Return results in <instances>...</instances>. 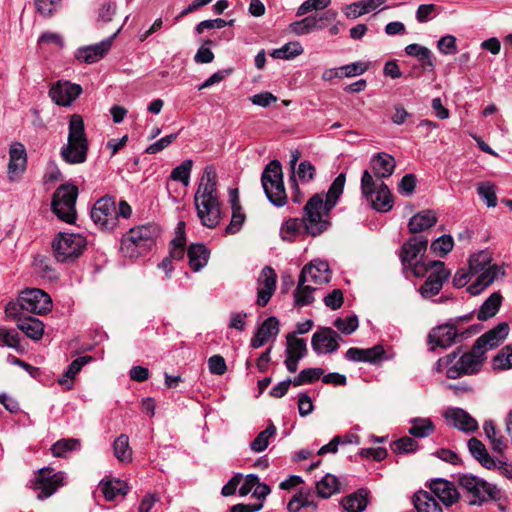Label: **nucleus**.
<instances>
[{"instance_id": "nucleus-52", "label": "nucleus", "mask_w": 512, "mask_h": 512, "mask_svg": "<svg viewBox=\"0 0 512 512\" xmlns=\"http://www.w3.org/2000/svg\"><path fill=\"white\" fill-rule=\"evenodd\" d=\"M492 366L494 370H507L512 368V346L503 347L493 358Z\"/></svg>"}, {"instance_id": "nucleus-10", "label": "nucleus", "mask_w": 512, "mask_h": 512, "mask_svg": "<svg viewBox=\"0 0 512 512\" xmlns=\"http://www.w3.org/2000/svg\"><path fill=\"white\" fill-rule=\"evenodd\" d=\"M78 189L72 184L59 186L52 198L51 207L55 215L62 221L72 224L76 220L75 204Z\"/></svg>"}, {"instance_id": "nucleus-2", "label": "nucleus", "mask_w": 512, "mask_h": 512, "mask_svg": "<svg viewBox=\"0 0 512 512\" xmlns=\"http://www.w3.org/2000/svg\"><path fill=\"white\" fill-rule=\"evenodd\" d=\"M216 185L215 169L212 166L205 167L194 196V203L197 216L201 223L208 228L216 227L220 221V202Z\"/></svg>"}, {"instance_id": "nucleus-44", "label": "nucleus", "mask_w": 512, "mask_h": 512, "mask_svg": "<svg viewBox=\"0 0 512 512\" xmlns=\"http://www.w3.org/2000/svg\"><path fill=\"white\" fill-rule=\"evenodd\" d=\"M477 194L487 207L492 208L497 205L496 186L492 182H479Z\"/></svg>"}, {"instance_id": "nucleus-54", "label": "nucleus", "mask_w": 512, "mask_h": 512, "mask_svg": "<svg viewBox=\"0 0 512 512\" xmlns=\"http://www.w3.org/2000/svg\"><path fill=\"white\" fill-rule=\"evenodd\" d=\"M302 53L303 47L299 42H290L283 45L281 48L274 50L271 55L279 59H292Z\"/></svg>"}, {"instance_id": "nucleus-3", "label": "nucleus", "mask_w": 512, "mask_h": 512, "mask_svg": "<svg viewBox=\"0 0 512 512\" xmlns=\"http://www.w3.org/2000/svg\"><path fill=\"white\" fill-rule=\"evenodd\" d=\"M485 360L486 356L483 350H476V345L474 344L471 351L462 354L460 357H458V353L454 351L438 359L435 369L437 372H443L445 370L448 378L457 379L463 375L478 373Z\"/></svg>"}, {"instance_id": "nucleus-49", "label": "nucleus", "mask_w": 512, "mask_h": 512, "mask_svg": "<svg viewBox=\"0 0 512 512\" xmlns=\"http://www.w3.org/2000/svg\"><path fill=\"white\" fill-rule=\"evenodd\" d=\"M276 431V427L273 424L268 425V427L261 431L251 442V449L258 453L264 451L268 447L269 439L275 436Z\"/></svg>"}, {"instance_id": "nucleus-19", "label": "nucleus", "mask_w": 512, "mask_h": 512, "mask_svg": "<svg viewBox=\"0 0 512 512\" xmlns=\"http://www.w3.org/2000/svg\"><path fill=\"white\" fill-rule=\"evenodd\" d=\"M430 493L446 507H451L460 499V493L455 484L443 478L431 480L429 484Z\"/></svg>"}, {"instance_id": "nucleus-5", "label": "nucleus", "mask_w": 512, "mask_h": 512, "mask_svg": "<svg viewBox=\"0 0 512 512\" xmlns=\"http://www.w3.org/2000/svg\"><path fill=\"white\" fill-rule=\"evenodd\" d=\"M88 147L83 118L74 114L70 117L68 141L61 148V157L69 164H81L86 161Z\"/></svg>"}, {"instance_id": "nucleus-26", "label": "nucleus", "mask_w": 512, "mask_h": 512, "mask_svg": "<svg viewBox=\"0 0 512 512\" xmlns=\"http://www.w3.org/2000/svg\"><path fill=\"white\" fill-rule=\"evenodd\" d=\"M385 350L382 345L362 349L351 347L345 353V358L352 362H366L375 364L384 359Z\"/></svg>"}, {"instance_id": "nucleus-23", "label": "nucleus", "mask_w": 512, "mask_h": 512, "mask_svg": "<svg viewBox=\"0 0 512 512\" xmlns=\"http://www.w3.org/2000/svg\"><path fill=\"white\" fill-rule=\"evenodd\" d=\"M508 332V324L505 322L499 323L475 341L476 350H483V353L486 354L488 350L498 347L505 340Z\"/></svg>"}, {"instance_id": "nucleus-34", "label": "nucleus", "mask_w": 512, "mask_h": 512, "mask_svg": "<svg viewBox=\"0 0 512 512\" xmlns=\"http://www.w3.org/2000/svg\"><path fill=\"white\" fill-rule=\"evenodd\" d=\"M187 255L190 268L194 272H199L207 265L210 252L204 244H192L188 248Z\"/></svg>"}, {"instance_id": "nucleus-63", "label": "nucleus", "mask_w": 512, "mask_h": 512, "mask_svg": "<svg viewBox=\"0 0 512 512\" xmlns=\"http://www.w3.org/2000/svg\"><path fill=\"white\" fill-rule=\"evenodd\" d=\"M436 5L434 4H421L418 6L416 11V20L419 23H425L433 19L436 14Z\"/></svg>"}, {"instance_id": "nucleus-53", "label": "nucleus", "mask_w": 512, "mask_h": 512, "mask_svg": "<svg viewBox=\"0 0 512 512\" xmlns=\"http://www.w3.org/2000/svg\"><path fill=\"white\" fill-rule=\"evenodd\" d=\"M0 346L21 351L20 334L15 329L0 328Z\"/></svg>"}, {"instance_id": "nucleus-27", "label": "nucleus", "mask_w": 512, "mask_h": 512, "mask_svg": "<svg viewBox=\"0 0 512 512\" xmlns=\"http://www.w3.org/2000/svg\"><path fill=\"white\" fill-rule=\"evenodd\" d=\"M448 423L464 432H474L478 428L477 421L461 408H449L444 413Z\"/></svg>"}, {"instance_id": "nucleus-7", "label": "nucleus", "mask_w": 512, "mask_h": 512, "mask_svg": "<svg viewBox=\"0 0 512 512\" xmlns=\"http://www.w3.org/2000/svg\"><path fill=\"white\" fill-rule=\"evenodd\" d=\"M261 184L271 204L282 207L287 203L282 166L278 160H272L265 166L261 176Z\"/></svg>"}, {"instance_id": "nucleus-29", "label": "nucleus", "mask_w": 512, "mask_h": 512, "mask_svg": "<svg viewBox=\"0 0 512 512\" xmlns=\"http://www.w3.org/2000/svg\"><path fill=\"white\" fill-rule=\"evenodd\" d=\"M458 336H460V334L455 326L444 324L432 329L428 337L430 343L442 348H447L456 342Z\"/></svg>"}, {"instance_id": "nucleus-48", "label": "nucleus", "mask_w": 512, "mask_h": 512, "mask_svg": "<svg viewBox=\"0 0 512 512\" xmlns=\"http://www.w3.org/2000/svg\"><path fill=\"white\" fill-rule=\"evenodd\" d=\"M342 505L348 512H362L367 505L366 495L362 492L349 495L343 500Z\"/></svg>"}, {"instance_id": "nucleus-42", "label": "nucleus", "mask_w": 512, "mask_h": 512, "mask_svg": "<svg viewBox=\"0 0 512 512\" xmlns=\"http://www.w3.org/2000/svg\"><path fill=\"white\" fill-rule=\"evenodd\" d=\"M483 430L486 437L490 440L494 451L502 452L506 448L505 439L501 432L497 430L496 425L492 420L484 422Z\"/></svg>"}, {"instance_id": "nucleus-46", "label": "nucleus", "mask_w": 512, "mask_h": 512, "mask_svg": "<svg viewBox=\"0 0 512 512\" xmlns=\"http://www.w3.org/2000/svg\"><path fill=\"white\" fill-rule=\"evenodd\" d=\"M491 254L488 251H480L469 258V269L472 274H477L492 266Z\"/></svg>"}, {"instance_id": "nucleus-17", "label": "nucleus", "mask_w": 512, "mask_h": 512, "mask_svg": "<svg viewBox=\"0 0 512 512\" xmlns=\"http://www.w3.org/2000/svg\"><path fill=\"white\" fill-rule=\"evenodd\" d=\"M337 13L332 10L325 11L319 15H310L289 25V29L295 35H306L314 30H322L326 22L336 18Z\"/></svg>"}, {"instance_id": "nucleus-22", "label": "nucleus", "mask_w": 512, "mask_h": 512, "mask_svg": "<svg viewBox=\"0 0 512 512\" xmlns=\"http://www.w3.org/2000/svg\"><path fill=\"white\" fill-rule=\"evenodd\" d=\"M82 87L69 81H58L49 90V96L59 106H69L81 94Z\"/></svg>"}, {"instance_id": "nucleus-21", "label": "nucleus", "mask_w": 512, "mask_h": 512, "mask_svg": "<svg viewBox=\"0 0 512 512\" xmlns=\"http://www.w3.org/2000/svg\"><path fill=\"white\" fill-rule=\"evenodd\" d=\"M299 278L301 283L312 282L321 285L330 281L331 271L326 261L315 259L303 267Z\"/></svg>"}, {"instance_id": "nucleus-38", "label": "nucleus", "mask_w": 512, "mask_h": 512, "mask_svg": "<svg viewBox=\"0 0 512 512\" xmlns=\"http://www.w3.org/2000/svg\"><path fill=\"white\" fill-rule=\"evenodd\" d=\"M302 234H306L302 219L290 218L280 228V237L283 241L292 242Z\"/></svg>"}, {"instance_id": "nucleus-43", "label": "nucleus", "mask_w": 512, "mask_h": 512, "mask_svg": "<svg viewBox=\"0 0 512 512\" xmlns=\"http://www.w3.org/2000/svg\"><path fill=\"white\" fill-rule=\"evenodd\" d=\"M316 490L320 497L327 499L339 491L338 479L331 474H326L316 483Z\"/></svg>"}, {"instance_id": "nucleus-58", "label": "nucleus", "mask_w": 512, "mask_h": 512, "mask_svg": "<svg viewBox=\"0 0 512 512\" xmlns=\"http://www.w3.org/2000/svg\"><path fill=\"white\" fill-rule=\"evenodd\" d=\"M257 332L269 340L270 337L279 333V321L276 317H269L261 324Z\"/></svg>"}, {"instance_id": "nucleus-57", "label": "nucleus", "mask_w": 512, "mask_h": 512, "mask_svg": "<svg viewBox=\"0 0 512 512\" xmlns=\"http://www.w3.org/2000/svg\"><path fill=\"white\" fill-rule=\"evenodd\" d=\"M333 325L343 334H352L359 325L358 318L356 315H351L346 318H337Z\"/></svg>"}, {"instance_id": "nucleus-9", "label": "nucleus", "mask_w": 512, "mask_h": 512, "mask_svg": "<svg viewBox=\"0 0 512 512\" xmlns=\"http://www.w3.org/2000/svg\"><path fill=\"white\" fill-rule=\"evenodd\" d=\"M361 192L367 200L371 201L375 210L388 212L393 208V195L388 186L383 182L376 185L368 170H365L361 177Z\"/></svg>"}, {"instance_id": "nucleus-8", "label": "nucleus", "mask_w": 512, "mask_h": 512, "mask_svg": "<svg viewBox=\"0 0 512 512\" xmlns=\"http://www.w3.org/2000/svg\"><path fill=\"white\" fill-rule=\"evenodd\" d=\"M86 245V238L82 234L59 232L53 239L52 250L58 262H73L83 253Z\"/></svg>"}, {"instance_id": "nucleus-50", "label": "nucleus", "mask_w": 512, "mask_h": 512, "mask_svg": "<svg viewBox=\"0 0 512 512\" xmlns=\"http://www.w3.org/2000/svg\"><path fill=\"white\" fill-rule=\"evenodd\" d=\"M114 455L120 461H129L132 457V451L129 446V438L125 434H121L113 443Z\"/></svg>"}, {"instance_id": "nucleus-56", "label": "nucleus", "mask_w": 512, "mask_h": 512, "mask_svg": "<svg viewBox=\"0 0 512 512\" xmlns=\"http://www.w3.org/2000/svg\"><path fill=\"white\" fill-rule=\"evenodd\" d=\"M391 448L395 453L398 454L412 453L418 449V442L414 438L404 436L394 441L391 445Z\"/></svg>"}, {"instance_id": "nucleus-24", "label": "nucleus", "mask_w": 512, "mask_h": 512, "mask_svg": "<svg viewBox=\"0 0 512 512\" xmlns=\"http://www.w3.org/2000/svg\"><path fill=\"white\" fill-rule=\"evenodd\" d=\"M475 275L477 276L476 280L467 288V291L474 296L480 294L499 277H503L505 275V270L502 266L493 264Z\"/></svg>"}, {"instance_id": "nucleus-25", "label": "nucleus", "mask_w": 512, "mask_h": 512, "mask_svg": "<svg viewBox=\"0 0 512 512\" xmlns=\"http://www.w3.org/2000/svg\"><path fill=\"white\" fill-rule=\"evenodd\" d=\"M27 166V153L24 145L14 142L9 148L8 176L11 181L22 174Z\"/></svg>"}, {"instance_id": "nucleus-36", "label": "nucleus", "mask_w": 512, "mask_h": 512, "mask_svg": "<svg viewBox=\"0 0 512 512\" xmlns=\"http://www.w3.org/2000/svg\"><path fill=\"white\" fill-rule=\"evenodd\" d=\"M502 301V294L499 291L493 292L479 307L476 314L477 319L479 321H486L494 317L500 310Z\"/></svg>"}, {"instance_id": "nucleus-4", "label": "nucleus", "mask_w": 512, "mask_h": 512, "mask_svg": "<svg viewBox=\"0 0 512 512\" xmlns=\"http://www.w3.org/2000/svg\"><path fill=\"white\" fill-rule=\"evenodd\" d=\"M458 483L468 505L481 506L488 501H500L503 491L497 485L473 474L459 476Z\"/></svg>"}, {"instance_id": "nucleus-64", "label": "nucleus", "mask_w": 512, "mask_h": 512, "mask_svg": "<svg viewBox=\"0 0 512 512\" xmlns=\"http://www.w3.org/2000/svg\"><path fill=\"white\" fill-rule=\"evenodd\" d=\"M208 368L211 374L223 375L227 370V365L221 355H213L208 359Z\"/></svg>"}, {"instance_id": "nucleus-41", "label": "nucleus", "mask_w": 512, "mask_h": 512, "mask_svg": "<svg viewBox=\"0 0 512 512\" xmlns=\"http://www.w3.org/2000/svg\"><path fill=\"white\" fill-rule=\"evenodd\" d=\"M307 354V345L304 339L297 338L296 333H288L286 336V356L301 360Z\"/></svg>"}, {"instance_id": "nucleus-31", "label": "nucleus", "mask_w": 512, "mask_h": 512, "mask_svg": "<svg viewBox=\"0 0 512 512\" xmlns=\"http://www.w3.org/2000/svg\"><path fill=\"white\" fill-rule=\"evenodd\" d=\"M93 360L92 356H81L73 360L67 367L64 374L59 377L58 383L65 387L66 390H72L74 387L73 380L76 375L80 372L83 366L90 363Z\"/></svg>"}, {"instance_id": "nucleus-14", "label": "nucleus", "mask_w": 512, "mask_h": 512, "mask_svg": "<svg viewBox=\"0 0 512 512\" xmlns=\"http://www.w3.org/2000/svg\"><path fill=\"white\" fill-rule=\"evenodd\" d=\"M91 219L102 230H113L117 226V208L111 197L96 201L91 210Z\"/></svg>"}, {"instance_id": "nucleus-47", "label": "nucleus", "mask_w": 512, "mask_h": 512, "mask_svg": "<svg viewBox=\"0 0 512 512\" xmlns=\"http://www.w3.org/2000/svg\"><path fill=\"white\" fill-rule=\"evenodd\" d=\"M79 448L80 442L78 439L67 438L55 442L51 447V451L55 457H66L68 452L78 450Z\"/></svg>"}, {"instance_id": "nucleus-55", "label": "nucleus", "mask_w": 512, "mask_h": 512, "mask_svg": "<svg viewBox=\"0 0 512 512\" xmlns=\"http://www.w3.org/2000/svg\"><path fill=\"white\" fill-rule=\"evenodd\" d=\"M453 246V237L451 235H442L431 243L430 248L436 255L443 257L453 249Z\"/></svg>"}, {"instance_id": "nucleus-60", "label": "nucleus", "mask_w": 512, "mask_h": 512, "mask_svg": "<svg viewBox=\"0 0 512 512\" xmlns=\"http://www.w3.org/2000/svg\"><path fill=\"white\" fill-rule=\"evenodd\" d=\"M245 221V214L242 212V208H232V217L229 225L226 228L227 234L237 233Z\"/></svg>"}, {"instance_id": "nucleus-20", "label": "nucleus", "mask_w": 512, "mask_h": 512, "mask_svg": "<svg viewBox=\"0 0 512 512\" xmlns=\"http://www.w3.org/2000/svg\"><path fill=\"white\" fill-rule=\"evenodd\" d=\"M277 275L270 266H265L257 280V305L268 304L276 289Z\"/></svg>"}, {"instance_id": "nucleus-12", "label": "nucleus", "mask_w": 512, "mask_h": 512, "mask_svg": "<svg viewBox=\"0 0 512 512\" xmlns=\"http://www.w3.org/2000/svg\"><path fill=\"white\" fill-rule=\"evenodd\" d=\"M66 474L62 471L54 472L50 467H43L38 470L30 487L37 492V498L44 500L52 496L60 487L65 484Z\"/></svg>"}, {"instance_id": "nucleus-6", "label": "nucleus", "mask_w": 512, "mask_h": 512, "mask_svg": "<svg viewBox=\"0 0 512 512\" xmlns=\"http://www.w3.org/2000/svg\"><path fill=\"white\" fill-rule=\"evenodd\" d=\"M158 232V228L155 225H142L131 228L122 237L121 252L125 257L129 258H136L145 254L154 245Z\"/></svg>"}, {"instance_id": "nucleus-1", "label": "nucleus", "mask_w": 512, "mask_h": 512, "mask_svg": "<svg viewBox=\"0 0 512 512\" xmlns=\"http://www.w3.org/2000/svg\"><path fill=\"white\" fill-rule=\"evenodd\" d=\"M346 182V174L340 173L332 182L325 201L320 194L313 195L304 207L302 218L306 234L318 236L329 227L327 216L342 195Z\"/></svg>"}, {"instance_id": "nucleus-15", "label": "nucleus", "mask_w": 512, "mask_h": 512, "mask_svg": "<svg viewBox=\"0 0 512 512\" xmlns=\"http://www.w3.org/2000/svg\"><path fill=\"white\" fill-rule=\"evenodd\" d=\"M19 296L20 308L26 312L42 315L49 312L52 308L50 296L41 289H26Z\"/></svg>"}, {"instance_id": "nucleus-40", "label": "nucleus", "mask_w": 512, "mask_h": 512, "mask_svg": "<svg viewBox=\"0 0 512 512\" xmlns=\"http://www.w3.org/2000/svg\"><path fill=\"white\" fill-rule=\"evenodd\" d=\"M99 486L108 501H112L118 496L123 497L128 492V485L119 479L101 481Z\"/></svg>"}, {"instance_id": "nucleus-61", "label": "nucleus", "mask_w": 512, "mask_h": 512, "mask_svg": "<svg viewBox=\"0 0 512 512\" xmlns=\"http://www.w3.org/2000/svg\"><path fill=\"white\" fill-rule=\"evenodd\" d=\"M438 50L445 55H454L457 53L456 38L453 35L441 37L437 43Z\"/></svg>"}, {"instance_id": "nucleus-28", "label": "nucleus", "mask_w": 512, "mask_h": 512, "mask_svg": "<svg viewBox=\"0 0 512 512\" xmlns=\"http://www.w3.org/2000/svg\"><path fill=\"white\" fill-rule=\"evenodd\" d=\"M395 166L396 161L393 156L385 152L376 153L370 159L372 173L377 178L390 177L394 172Z\"/></svg>"}, {"instance_id": "nucleus-18", "label": "nucleus", "mask_w": 512, "mask_h": 512, "mask_svg": "<svg viewBox=\"0 0 512 512\" xmlns=\"http://www.w3.org/2000/svg\"><path fill=\"white\" fill-rule=\"evenodd\" d=\"M341 336L332 328L324 327L316 331L311 339V346L317 355L334 353L338 350Z\"/></svg>"}, {"instance_id": "nucleus-30", "label": "nucleus", "mask_w": 512, "mask_h": 512, "mask_svg": "<svg viewBox=\"0 0 512 512\" xmlns=\"http://www.w3.org/2000/svg\"><path fill=\"white\" fill-rule=\"evenodd\" d=\"M467 446L472 457L483 467L487 469H494L497 467V461L490 456L485 445L479 439L475 437L469 439Z\"/></svg>"}, {"instance_id": "nucleus-11", "label": "nucleus", "mask_w": 512, "mask_h": 512, "mask_svg": "<svg viewBox=\"0 0 512 512\" xmlns=\"http://www.w3.org/2000/svg\"><path fill=\"white\" fill-rule=\"evenodd\" d=\"M428 246V240L424 236H413L401 249L400 258L404 265H409L416 277H423L429 272L428 262L418 260L422 256Z\"/></svg>"}, {"instance_id": "nucleus-33", "label": "nucleus", "mask_w": 512, "mask_h": 512, "mask_svg": "<svg viewBox=\"0 0 512 512\" xmlns=\"http://www.w3.org/2000/svg\"><path fill=\"white\" fill-rule=\"evenodd\" d=\"M437 223V217L432 210H423L410 218L408 228L411 233H419L433 227Z\"/></svg>"}, {"instance_id": "nucleus-45", "label": "nucleus", "mask_w": 512, "mask_h": 512, "mask_svg": "<svg viewBox=\"0 0 512 512\" xmlns=\"http://www.w3.org/2000/svg\"><path fill=\"white\" fill-rule=\"evenodd\" d=\"M307 282H302L299 278L297 287L294 291V302L297 306H306L314 301V288L310 285H306Z\"/></svg>"}, {"instance_id": "nucleus-62", "label": "nucleus", "mask_w": 512, "mask_h": 512, "mask_svg": "<svg viewBox=\"0 0 512 512\" xmlns=\"http://www.w3.org/2000/svg\"><path fill=\"white\" fill-rule=\"evenodd\" d=\"M416 187V177L414 174H406L398 184V192L405 196L413 194Z\"/></svg>"}, {"instance_id": "nucleus-16", "label": "nucleus", "mask_w": 512, "mask_h": 512, "mask_svg": "<svg viewBox=\"0 0 512 512\" xmlns=\"http://www.w3.org/2000/svg\"><path fill=\"white\" fill-rule=\"evenodd\" d=\"M121 27L118 28L110 37L99 43L83 46L76 50L75 58L83 63L92 64L102 59L110 50L114 39L120 33Z\"/></svg>"}, {"instance_id": "nucleus-39", "label": "nucleus", "mask_w": 512, "mask_h": 512, "mask_svg": "<svg viewBox=\"0 0 512 512\" xmlns=\"http://www.w3.org/2000/svg\"><path fill=\"white\" fill-rule=\"evenodd\" d=\"M408 433L415 438H426L435 431V425L430 418L415 417L410 419Z\"/></svg>"}, {"instance_id": "nucleus-13", "label": "nucleus", "mask_w": 512, "mask_h": 512, "mask_svg": "<svg viewBox=\"0 0 512 512\" xmlns=\"http://www.w3.org/2000/svg\"><path fill=\"white\" fill-rule=\"evenodd\" d=\"M430 274L418 289L421 297L430 299L441 291L443 284L449 279L451 272L442 261H428Z\"/></svg>"}, {"instance_id": "nucleus-32", "label": "nucleus", "mask_w": 512, "mask_h": 512, "mask_svg": "<svg viewBox=\"0 0 512 512\" xmlns=\"http://www.w3.org/2000/svg\"><path fill=\"white\" fill-rule=\"evenodd\" d=\"M413 505L416 512H443L437 499L425 490H419L414 494Z\"/></svg>"}, {"instance_id": "nucleus-51", "label": "nucleus", "mask_w": 512, "mask_h": 512, "mask_svg": "<svg viewBox=\"0 0 512 512\" xmlns=\"http://www.w3.org/2000/svg\"><path fill=\"white\" fill-rule=\"evenodd\" d=\"M192 166H193V161L191 159H187V160L183 161L180 165H178L177 167H175L172 170V172L170 174V179H172L174 181H179L184 186H188L189 181H190Z\"/></svg>"}, {"instance_id": "nucleus-37", "label": "nucleus", "mask_w": 512, "mask_h": 512, "mask_svg": "<svg viewBox=\"0 0 512 512\" xmlns=\"http://www.w3.org/2000/svg\"><path fill=\"white\" fill-rule=\"evenodd\" d=\"M405 53L409 56L416 57L423 70L433 71L435 64L433 62V55L430 49L425 46L413 43L405 47Z\"/></svg>"}, {"instance_id": "nucleus-35", "label": "nucleus", "mask_w": 512, "mask_h": 512, "mask_svg": "<svg viewBox=\"0 0 512 512\" xmlns=\"http://www.w3.org/2000/svg\"><path fill=\"white\" fill-rule=\"evenodd\" d=\"M17 328L32 340H40L44 334V324L41 320L32 316L19 318Z\"/></svg>"}, {"instance_id": "nucleus-59", "label": "nucleus", "mask_w": 512, "mask_h": 512, "mask_svg": "<svg viewBox=\"0 0 512 512\" xmlns=\"http://www.w3.org/2000/svg\"><path fill=\"white\" fill-rule=\"evenodd\" d=\"M178 137V133H173L170 135H166L162 137L161 139L157 140L156 142L149 145L145 152L147 154H157L164 150L166 147H168L170 144H172Z\"/></svg>"}]
</instances>
